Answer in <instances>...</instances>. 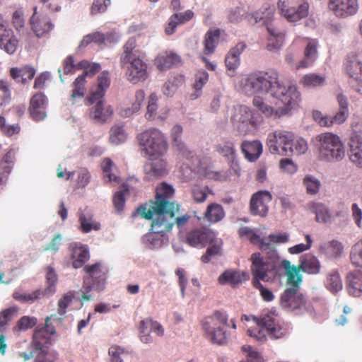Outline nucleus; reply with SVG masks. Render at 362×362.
<instances>
[{
  "label": "nucleus",
  "mask_w": 362,
  "mask_h": 362,
  "mask_svg": "<svg viewBox=\"0 0 362 362\" xmlns=\"http://www.w3.org/2000/svg\"><path fill=\"white\" fill-rule=\"evenodd\" d=\"M239 86L247 95L258 92L270 93L273 97L284 100H286V95H290L288 86L286 87L280 82L278 73L274 70L257 71L243 76L239 81Z\"/></svg>",
  "instance_id": "1"
},
{
  "label": "nucleus",
  "mask_w": 362,
  "mask_h": 362,
  "mask_svg": "<svg viewBox=\"0 0 362 362\" xmlns=\"http://www.w3.org/2000/svg\"><path fill=\"white\" fill-rule=\"evenodd\" d=\"M260 250L265 255L260 252L251 255V273L252 283L256 280L268 282L274 279L278 274L280 264V258L274 245L271 243H262Z\"/></svg>",
  "instance_id": "2"
},
{
  "label": "nucleus",
  "mask_w": 362,
  "mask_h": 362,
  "mask_svg": "<svg viewBox=\"0 0 362 362\" xmlns=\"http://www.w3.org/2000/svg\"><path fill=\"white\" fill-rule=\"evenodd\" d=\"M175 193L173 187L163 182L156 188L155 201H151L137 208V211L146 220H151L155 215L174 218L178 211V205L169 201Z\"/></svg>",
  "instance_id": "3"
},
{
  "label": "nucleus",
  "mask_w": 362,
  "mask_h": 362,
  "mask_svg": "<svg viewBox=\"0 0 362 362\" xmlns=\"http://www.w3.org/2000/svg\"><path fill=\"white\" fill-rule=\"evenodd\" d=\"M143 151L151 160L163 157L168 151V145L164 134L156 128L146 129L137 136Z\"/></svg>",
  "instance_id": "4"
},
{
  "label": "nucleus",
  "mask_w": 362,
  "mask_h": 362,
  "mask_svg": "<svg viewBox=\"0 0 362 362\" xmlns=\"http://www.w3.org/2000/svg\"><path fill=\"white\" fill-rule=\"evenodd\" d=\"M288 93H290V95H286V100L278 98L284 104L283 107H279L278 109H274L273 107L266 104L263 101V99L258 96L253 98L252 103L265 117L272 119H279L288 115L292 109L298 105L301 100L300 93L296 86H288Z\"/></svg>",
  "instance_id": "5"
},
{
  "label": "nucleus",
  "mask_w": 362,
  "mask_h": 362,
  "mask_svg": "<svg viewBox=\"0 0 362 362\" xmlns=\"http://www.w3.org/2000/svg\"><path fill=\"white\" fill-rule=\"evenodd\" d=\"M318 142L319 158L327 162H339L346 155L345 146L340 137L331 132L322 133L316 136Z\"/></svg>",
  "instance_id": "6"
},
{
  "label": "nucleus",
  "mask_w": 362,
  "mask_h": 362,
  "mask_svg": "<svg viewBox=\"0 0 362 362\" xmlns=\"http://www.w3.org/2000/svg\"><path fill=\"white\" fill-rule=\"evenodd\" d=\"M228 315L219 310L204 317L202 321V327L206 338L214 344L220 345L226 344L228 336L224 330V327L228 325Z\"/></svg>",
  "instance_id": "7"
},
{
  "label": "nucleus",
  "mask_w": 362,
  "mask_h": 362,
  "mask_svg": "<svg viewBox=\"0 0 362 362\" xmlns=\"http://www.w3.org/2000/svg\"><path fill=\"white\" fill-rule=\"evenodd\" d=\"M247 332L250 337L262 344L267 340V334L272 338L279 339L285 334L286 329L274 317L267 315L255 326L249 328Z\"/></svg>",
  "instance_id": "8"
},
{
  "label": "nucleus",
  "mask_w": 362,
  "mask_h": 362,
  "mask_svg": "<svg viewBox=\"0 0 362 362\" xmlns=\"http://www.w3.org/2000/svg\"><path fill=\"white\" fill-rule=\"evenodd\" d=\"M293 140L291 132L276 130L269 134L267 145L272 154L291 156L293 153Z\"/></svg>",
  "instance_id": "9"
},
{
  "label": "nucleus",
  "mask_w": 362,
  "mask_h": 362,
  "mask_svg": "<svg viewBox=\"0 0 362 362\" xmlns=\"http://www.w3.org/2000/svg\"><path fill=\"white\" fill-rule=\"evenodd\" d=\"M150 231L144 236V241L148 243L151 248L161 247L166 233L169 232L174 225V218H168L155 215Z\"/></svg>",
  "instance_id": "10"
},
{
  "label": "nucleus",
  "mask_w": 362,
  "mask_h": 362,
  "mask_svg": "<svg viewBox=\"0 0 362 362\" xmlns=\"http://www.w3.org/2000/svg\"><path fill=\"white\" fill-rule=\"evenodd\" d=\"M230 119L234 127L243 134H247L257 126L252 112L245 105L235 107Z\"/></svg>",
  "instance_id": "11"
},
{
  "label": "nucleus",
  "mask_w": 362,
  "mask_h": 362,
  "mask_svg": "<svg viewBox=\"0 0 362 362\" xmlns=\"http://www.w3.org/2000/svg\"><path fill=\"white\" fill-rule=\"evenodd\" d=\"M278 8L288 21L295 23L308 16L309 4L303 2L296 6L290 0H279Z\"/></svg>",
  "instance_id": "12"
},
{
  "label": "nucleus",
  "mask_w": 362,
  "mask_h": 362,
  "mask_svg": "<svg viewBox=\"0 0 362 362\" xmlns=\"http://www.w3.org/2000/svg\"><path fill=\"white\" fill-rule=\"evenodd\" d=\"M280 305L288 311L306 308V299L299 288H287L280 297Z\"/></svg>",
  "instance_id": "13"
},
{
  "label": "nucleus",
  "mask_w": 362,
  "mask_h": 362,
  "mask_svg": "<svg viewBox=\"0 0 362 362\" xmlns=\"http://www.w3.org/2000/svg\"><path fill=\"white\" fill-rule=\"evenodd\" d=\"M124 68L127 69L125 75L132 83L144 81L148 76L147 64L139 56L129 59Z\"/></svg>",
  "instance_id": "14"
},
{
  "label": "nucleus",
  "mask_w": 362,
  "mask_h": 362,
  "mask_svg": "<svg viewBox=\"0 0 362 362\" xmlns=\"http://www.w3.org/2000/svg\"><path fill=\"white\" fill-rule=\"evenodd\" d=\"M55 317L56 314L47 317L45 320V327L36 330L33 334L32 346L35 349V352L37 351L40 354H49L47 349L50 344V336L54 334L55 331L53 328L49 329L47 323Z\"/></svg>",
  "instance_id": "15"
},
{
  "label": "nucleus",
  "mask_w": 362,
  "mask_h": 362,
  "mask_svg": "<svg viewBox=\"0 0 362 362\" xmlns=\"http://www.w3.org/2000/svg\"><path fill=\"white\" fill-rule=\"evenodd\" d=\"M215 238L216 234L212 230L202 227L189 231L186 235V243L190 246L203 248L212 243Z\"/></svg>",
  "instance_id": "16"
},
{
  "label": "nucleus",
  "mask_w": 362,
  "mask_h": 362,
  "mask_svg": "<svg viewBox=\"0 0 362 362\" xmlns=\"http://www.w3.org/2000/svg\"><path fill=\"white\" fill-rule=\"evenodd\" d=\"M272 200V196L268 191L261 190L255 193L250 199L251 214L254 216H266L269 211L268 204Z\"/></svg>",
  "instance_id": "17"
},
{
  "label": "nucleus",
  "mask_w": 362,
  "mask_h": 362,
  "mask_svg": "<svg viewBox=\"0 0 362 362\" xmlns=\"http://www.w3.org/2000/svg\"><path fill=\"white\" fill-rule=\"evenodd\" d=\"M329 8L339 18L355 15L359 8L358 0H329Z\"/></svg>",
  "instance_id": "18"
},
{
  "label": "nucleus",
  "mask_w": 362,
  "mask_h": 362,
  "mask_svg": "<svg viewBox=\"0 0 362 362\" xmlns=\"http://www.w3.org/2000/svg\"><path fill=\"white\" fill-rule=\"evenodd\" d=\"M47 103L48 100L46 95L41 92L37 93L31 97L28 112L30 117L34 121L39 122L47 117Z\"/></svg>",
  "instance_id": "19"
},
{
  "label": "nucleus",
  "mask_w": 362,
  "mask_h": 362,
  "mask_svg": "<svg viewBox=\"0 0 362 362\" xmlns=\"http://www.w3.org/2000/svg\"><path fill=\"white\" fill-rule=\"evenodd\" d=\"M110 85V73L106 71H103L98 76V84L96 88L91 91L90 95L85 99V104L89 106L93 105L95 100L103 99Z\"/></svg>",
  "instance_id": "20"
},
{
  "label": "nucleus",
  "mask_w": 362,
  "mask_h": 362,
  "mask_svg": "<svg viewBox=\"0 0 362 362\" xmlns=\"http://www.w3.org/2000/svg\"><path fill=\"white\" fill-rule=\"evenodd\" d=\"M348 117L349 112L339 110L333 117L324 115L318 110L313 112L314 120L321 127H329L334 124H341L346 122Z\"/></svg>",
  "instance_id": "21"
},
{
  "label": "nucleus",
  "mask_w": 362,
  "mask_h": 362,
  "mask_svg": "<svg viewBox=\"0 0 362 362\" xmlns=\"http://www.w3.org/2000/svg\"><path fill=\"white\" fill-rule=\"evenodd\" d=\"M247 45L243 42H238L235 47H232L225 58V64L228 71V75L233 76L235 70L240 66V56L245 49Z\"/></svg>",
  "instance_id": "22"
},
{
  "label": "nucleus",
  "mask_w": 362,
  "mask_h": 362,
  "mask_svg": "<svg viewBox=\"0 0 362 362\" xmlns=\"http://www.w3.org/2000/svg\"><path fill=\"white\" fill-rule=\"evenodd\" d=\"M349 159L357 167L362 168V137L354 133L349 140Z\"/></svg>",
  "instance_id": "23"
},
{
  "label": "nucleus",
  "mask_w": 362,
  "mask_h": 362,
  "mask_svg": "<svg viewBox=\"0 0 362 362\" xmlns=\"http://www.w3.org/2000/svg\"><path fill=\"white\" fill-rule=\"evenodd\" d=\"M344 69L351 80H359L362 77V58L358 54L347 57Z\"/></svg>",
  "instance_id": "24"
},
{
  "label": "nucleus",
  "mask_w": 362,
  "mask_h": 362,
  "mask_svg": "<svg viewBox=\"0 0 362 362\" xmlns=\"http://www.w3.org/2000/svg\"><path fill=\"white\" fill-rule=\"evenodd\" d=\"M83 270L93 279V284L96 285L97 288H102L106 279L107 268L100 263H95L85 266Z\"/></svg>",
  "instance_id": "25"
},
{
  "label": "nucleus",
  "mask_w": 362,
  "mask_h": 362,
  "mask_svg": "<svg viewBox=\"0 0 362 362\" xmlns=\"http://www.w3.org/2000/svg\"><path fill=\"white\" fill-rule=\"evenodd\" d=\"M181 62L180 57L171 52H163L154 59V64L160 71H165Z\"/></svg>",
  "instance_id": "26"
},
{
  "label": "nucleus",
  "mask_w": 362,
  "mask_h": 362,
  "mask_svg": "<svg viewBox=\"0 0 362 362\" xmlns=\"http://www.w3.org/2000/svg\"><path fill=\"white\" fill-rule=\"evenodd\" d=\"M298 267L300 271L309 274H317L321 269L319 259L310 253L304 254L300 257Z\"/></svg>",
  "instance_id": "27"
},
{
  "label": "nucleus",
  "mask_w": 362,
  "mask_h": 362,
  "mask_svg": "<svg viewBox=\"0 0 362 362\" xmlns=\"http://www.w3.org/2000/svg\"><path fill=\"white\" fill-rule=\"evenodd\" d=\"M194 17V13L187 10L182 13H177L172 15L165 28V32L170 35L175 33L176 28L179 25L185 24L192 20Z\"/></svg>",
  "instance_id": "28"
},
{
  "label": "nucleus",
  "mask_w": 362,
  "mask_h": 362,
  "mask_svg": "<svg viewBox=\"0 0 362 362\" xmlns=\"http://www.w3.org/2000/svg\"><path fill=\"white\" fill-rule=\"evenodd\" d=\"M94 103L96 104L90 110V117L96 122H105L113 113L112 107L110 106L105 107L103 99L95 100Z\"/></svg>",
  "instance_id": "29"
},
{
  "label": "nucleus",
  "mask_w": 362,
  "mask_h": 362,
  "mask_svg": "<svg viewBox=\"0 0 362 362\" xmlns=\"http://www.w3.org/2000/svg\"><path fill=\"white\" fill-rule=\"evenodd\" d=\"M306 46L304 50L305 58L300 60L296 65V69L307 68L316 59L317 56V42L313 39H305Z\"/></svg>",
  "instance_id": "30"
},
{
  "label": "nucleus",
  "mask_w": 362,
  "mask_h": 362,
  "mask_svg": "<svg viewBox=\"0 0 362 362\" xmlns=\"http://www.w3.org/2000/svg\"><path fill=\"white\" fill-rule=\"evenodd\" d=\"M346 288L349 293L355 297L362 296V272L354 271L346 276Z\"/></svg>",
  "instance_id": "31"
},
{
  "label": "nucleus",
  "mask_w": 362,
  "mask_h": 362,
  "mask_svg": "<svg viewBox=\"0 0 362 362\" xmlns=\"http://www.w3.org/2000/svg\"><path fill=\"white\" fill-rule=\"evenodd\" d=\"M158 95L156 93H152L148 97V105L145 115V117L148 120L159 119L160 121H164L167 118L168 110H165L164 112L158 115Z\"/></svg>",
  "instance_id": "32"
},
{
  "label": "nucleus",
  "mask_w": 362,
  "mask_h": 362,
  "mask_svg": "<svg viewBox=\"0 0 362 362\" xmlns=\"http://www.w3.org/2000/svg\"><path fill=\"white\" fill-rule=\"evenodd\" d=\"M78 221L80 223V230L83 233H88L92 230H99L100 229V223L95 221L93 214L86 210L78 212Z\"/></svg>",
  "instance_id": "33"
},
{
  "label": "nucleus",
  "mask_w": 362,
  "mask_h": 362,
  "mask_svg": "<svg viewBox=\"0 0 362 362\" xmlns=\"http://www.w3.org/2000/svg\"><path fill=\"white\" fill-rule=\"evenodd\" d=\"M36 73L35 69L31 66H24L21 68L13 67L10 69V75L13 79L23 84L32 80Z\"/></svg>",
  "instance_id": "34"
},
{
  "label": "nucleus",
  "mask_w": 362,
  "mask_h": 362,
  "mask_svg": "<svg viewBox=\"0 0 362 362\" xmlns=\"http://www.w3.org/2000/svg\"><path fill=\"white\" fill-rule=\"evenodd\" d=\"M145 98V93L143 90L139 89L135 92L133 100L129 107H122L119 110V115L122 117H129L134 113L138 112L141 107Z\"/></svg>",
  "instance_id": "35"
},
{
  "label": "nucleus",
  "mask_w": 362,
  "mask_h": 362,
  "mask_svg": "<svg viewBox=\"0 0 362 362\" xmlns=\"http://www.w3.org/2000/svg\"><path fill=\"white\" fill-rule=\"evenodd\" d=\"M36 8H35V11ZM30 24L33 32L38 37L48 33L53 28V25L47 18H37L35 12L30 18Z\"/></svg>",
  "instance_id": "36"
},
{
  "label": "nucleus",
  "mask_w": 362,
  "mask_h": 362,
  "mask_svg": "<svg viewBox=\"0 0 362 362\" xmlns=\"http://www.w3.org/2000/svg\"><path fill=\"white\" fill-rule=\"evenodd\" d=\"M267 30L269 33L267 45V49L269 51L279 49L284 44L285 33L271 25L267 26Z\"/></svg>",
  "instance_id": "37"
},
{
  "label": "nucleus",
  "mask_w": 362,
  "mask_h": 362,
  "mask_svg": "<svg viewBox=\"0 0 362 362\" xmlns=\"http://www.w3.org/2000/svg\"><path fill=\"white\" fill-rule=\"evenodd\" d=\"M117 41L115 34L112 33H108L104 34L100 32H94L93 33L86 35L81 42V47H86L91 42L97 44H103L105 42H113Z\"/></svg>",
  "instance_id": "38"
},
{
  "label": "nucleus",
  "mask_w": 362,
  "mask_h": 362,
  "mask_svg": "<svg viewBox=\"0 0 362 362\" xmlns=\"http://www.w3.org/2000/svg\"><path fill=\"white\" fill-rule=\"evenodd\" d=\"M86 80L85 74L79 75L73 82L70 100L72 105H75L78 100H82L86 92Z\"/></svg>",
  "instance_id": "39"
},
{
  "label": "nucleus",
  "mask_w": 362,
  "mask_h": 362,
  "mask_svg": "<svg viewBox=\"0 0 362 362\" xmlns=\"http://www.w3.org/2000/svg\"><path fill=\"white\" fill-rule=\"evenodd\" d=\"M220 35L219 29L209 30L206 32L203 41L204 54L211 55L214 53L219 41Z\"/></svg>",
  "instance_id": "40"
},
{
  "label": "nucleus",
  "mask_w": 362,
  "mask_h": 362,
  "mask_svg": "<svg viewBox=\"0 0 362 362\" xmlns=\"http://www.w3.org/2000/svg\"><path fill=\"white\" fill-rule=\"evenodd\" d=\"M241 148L245 158L250 161L256 160L262 152V145L259 141H244Z\"/></svg>",
  "instance_id": "41"
},
{
  "label": "nucleus",
  "mask_w": 362,
  "mask_h": 362,
  "mask_svg": "<svg viewBox=\"0 0 362 362\" xmlns=\"http://www.w3.org/2000/svg\"><path fill=\"white\" fill-rule=\"evenodd\" d=\"M216 151L224 157L232 160L231 167L234 171V173L239 175L240 168L238 165L233 160L235 155V150L233 143L230 141H223V143L216 146Z\"/></svg>",
  "instance_id": "42"
},
{
  "label": "nucleus",
  "mask_w": 362,
  "mask_h": 362,
  "mask_svg": "<svg viewBox=\"0 0 362 362\" xmlns=\"http://www.w3.org/2000/svg\"><path fill=\"white\" fill-rule=\"evenodd\" d=\"M281 265L286 269L287 275V283L292 286V288H299L302 282V275L299 274L300 269L298 267L291 266L288 260H283Z\"/></svg>",
  "instance_id": "43"
},
{
  "label": "nucleus",
  "mask_w": 362,
  "mask_h": 362,
  "mask_svg": "<svg viewBox=\"0 0 362 362\" xmlns=\"http://www.w3.org/2000/svg\"><path fill=\"white\" fill-rule=\"evenodd\" d=\"M224 216L225 211L223 206L217 203H211L207 206L202 218L211 223H216L221 221Z\"/></svg>",
  "instance_id": "44"
},
{
  "label": "nucleus",
  "mask_w": 362,
  "mask_h": 362,
  "mask_svg": "<svg viewBox=\"0 0 362 362\" xmlns=\"http://www.w3.org/2000/svg\"><path fill=\"white\" fill-rule=\"evenodd\" d=\"M310 211L315 214V220L319 223H327L331 221L332 215L328 208L322 203L312 202L309 204Z\"/></svg>",
  "instance_id": "45"
},
{
  "label": "nucleus",
  "mask_w": 362,
  "mask_h": 362,
  "mask_svg": "<svg viewBox=\"0 0 362 362\" xmlns=\"http://www.w3.org/2000/svg\"><path fill=\"white\" fill-rule=\"evenodd\" d=\"M89 252L83 246H74L71 250L72 266L75 269L81 268L89 259Z\"/></svg>",
  "instance_id": "46"
},
{
  "label": "nucleus",
  "mask_w": 362,
  "mask_h": 362,
  "mask_svg": "<svg viewBox=\"0 0 362 362\" xmlns=\"http://www.w3.org/2000/svg\"><path fill=\"white\" fill-rule=\"evenodd\" d=\"M182 132V127L180 125L177 124L173 127L171 134L174 146L183 157L189 158L192 157V153L187 149L185 144L180 139Z\"/></svg>",
  "instance_id": "47"
},
{
  "label": "nucleus",
  "mask_w": 362,
  "mask_h": 362,
  "mask_svg": "<svg viewBox=\"0 0 362 362\" xmlns=\"http://www.w3.org/2000/svg\"><path fill=\"white\" fill-rule=\"evenodd\" d=\"M341 243L337 240H332L323 243L320 247V252L327 258L337 257L342 252Z\"/></svg>",
  "instance_id": "48"
},
{
  "label": "nucleus",
  "mask_w": 362,
  "mask_h": 362,
  "mask_svg": "<svg viewBox=\"0 0 362 362\" xmlns=\"http://www.w3.org/2000/svg\"><path fill=\"white\" fill-rule=\"evenodd\" d=\"M101 168L104 180L106 182L112 183L113 185H118L120 182V177L112 173L115 164L111 159L105 158L101 163Z\"/></svg>",
  "instance_id": "49"
},
{
  "label": "nucleus",
  "mask_w": 362,
  "mask_h": 362,
  "mask_svg": "<svg viewBox=\"0 0 362 362\" xmlns=\"http://www.w3.org/2000/svg\"><path fill=\"white\" fill-rule=\"evenodd\" d=\"M18 47V40L13 31L0 39V48L8 54H14Z\"/></svg>",
  "instance_id": "50"
},
{
  "label": "nucleus",
  "mask_w": 362,
  "mask_h": 362,
  "mask_svg": "<svg viewBox=\"0 0 362 362\" xmlns=\"http://www.w3.org/2000/svg\"><path fill=\"white\" fill-rule=\"evenodd\" d=\"M166 166V161L161 158L156 163H153L149 165H146L145 170L149 179L153 177H160L167 173Z\"/></svg>",
  "instance_id": "51"
},
{
  "label": "nucleus",
  "mask_w": 362,
  "mask_h": 362,
  "mask_svg": "<svg viewBox=\"0 0 362 362\" xmlns=\"http://www.w3.org/2000/svg\"><path fill=\"white\" fill-rule=\"evenodd\" d=\"M326 81V77L324 75L310 73L304 75L300 80V83L306 88H315L322 86Z\"/></svg>",
  "instance_id": "52"
},
{
  "label": "nucleus",
  "mask_w": 362,
  "mask_h": 362,
  "mask_svg": "<svg viewBox=\"0 0 362 362\" xmlns=\"http://www.w3.org/2000/svg\"><path fill=\"white\" fill-rule=\"evenodd\" d=\"M129 193V186L125 183L122 184L121 189L115 193L112 202L117 211L121 212L123 211L126 202V196L128 195Z\"/></svg>",
  "instance_id": "53"
},
{
  "label": "nucleus",
  "mask_w": 362,
  "mask_h": 362,
  "mask_svg": "<svg viewBox=\"0 0 362 362\" xmlns=\"http://www.w3.org/2000/svg\"><path fill=\"white\" fill-rule=\"evenodd\" d=\"M46 280L48 286L42 291L44 296L49 297L52 296L56 292V284L57 281V275L54 269L51 267H47L46 269Z\"/></svg>",
  "instance_id": "54"
},
{
  "label": "nucleus",
  "mask_w": 362,
  "mask_h": 362,
  "mask_svg": "<svg viewBox=\"0 0 362 362\" xmlns=\"http://www.w3.org/2000/svg\"><path fill=\"white\" fill-rule=\"evenodd\" d=\"M127 138L123 125H114L110 130V142L114 145L124 143Z\"/></svg>",
  "instance_id": "55"
},
{
  "label": "nucleus",
  "mask_w": 362,
  "mask_h": 362,
  "mask_svg": "<svg viewBox=\"0 0 362 362\" xmlns=\"http://www.w3.org/2000/svg\"><path fill=\"white\" fill-rule=\"evenodd\" d=\"M44 296L42 291L40 289L33 291L32 293H21L19 291H15L13 293V298L21 303H33L35 300L40 299Z\"/></svg>",
  "instance_id": "56"
},
{
  "label": "nucleus",
  "mask_w": 362,
  "mask_h": 362,
  "mask_svg": "<svg viewBox=\"0 0 362 362\" xmlns=\"http://www.w3.org/2000/svg\"><path fill=\"white\" fill-rule=\"evenodd\" d=\"M218 280L220 284H229L235 286L242 282V276L239 272L228 270L223 272Z\"/></svg>",
  "instance_id": "57"
},
{
  "label": "nucleus",
  "mask_w": 362,
  "mask_h": 362,
  "mask_svg": "<svg viewBox=\"0 0 362 362\" xmlns=\"http://www.w3.org/2000/svg\"><path fill=\"white\" fill-rule=\"evenodd\" d=\"M136 47V40L134 39H129L124 46V52L120 57V66L124 68L129 59L137 57L133 52Z\"/></svg>",
  "instance_id": "58"
},
{
  "label": "nucleus",
  "mask_w": 362,
  "mask_h": 362,
  "mask_svg": "<svg viewBox=\"0 0 362 362\" xmlns=\"http://www.w3.org/2000/svg\"><path fill=\"white\" fill-rule=\"evenodd\" d=\"M0 91L3 93L0 95V113H2L11 100L10 83L8 81L0 80Z\"/></svg>",
  "instance_id": "59"
},
{
  "label": "nucleus",
  "mask_w": 362,
  "mask_h": 362,
  "mask_svg": "<svg viewBox=\"0 0 362 362\" xmlns=\"http://www.w3.org/2000/svg\"><path fill=\"white\" fill-rule=\"evenodd\" d=\"M209 245H210V246L207 248L205 254L201 257L202 262L205 264L209 263L213 257L219 254L221 247V242L218 241L216 238H215L214 241L212 243H209Z\"/></svg>",
  "instance_id": "60"
},
{
  "label": "nucleus",
  "mask_w": 362,
  "mask_h": 362,
  "mask_svg": "<svg viewBox=\"0 0 362 362\" xmlns=\"http://www.w3.org/2000/svg\"><path fill=\"white\" fill-rule=\"evenodd\" d=\"M303 184L308 194H316L321 186L320 182L312 175H306L303 180Z\"/></svg>",
  "instance_id": "61"
},
{
  "label": "nucleus",
  "mask_w": 362,
  "mask_h": 362,
  "mask_svg": "<svg viewBox=\"0 0 362 362\" xmlns=\"http://www.w3.org/2000/svg\"><path fill=\"white\" fill-rule=\"evenodd\" d=\"M153 325V320L151 319H145L141 321L139 325V330H140V339L144 343H149L152 341V338L149 334V332H151V326Z\"/></svg>",
  "instance_id": "62"
},
{
  "label": "nucleus",
  "mask_w": 362,
  "mask_h": 362,
  "mask_svg": "<svg viewBox=\"0 0 362 362\" xmlns=\"http://www.w3.org/2000/svg\"><path fill=\"white\" fill-rule=\"evenodd\" d=\"M74 298V293L69 291L65 293L58 302L57 313L62 317L64 316L66 313V308Z\"/></svg>",
  "instance_id": "63"
},
{
  "label": "nucleus",
  "mask_w": 362,
  "mask_h": 362,
  "mask_svg": "<svg viewBox=\"0 0 362 362\" xmlns=\"http://www.w3.org/2000/svg\"><path fill=\"white\" fill-rule=\"evenodd\" d=\"M37 324L35 317L23 316L18 322L14 327L16 331H25L33 328Z\"/></svg>",
  "instance_id": "64"
}]
</instances>
